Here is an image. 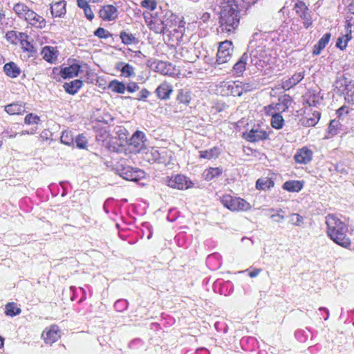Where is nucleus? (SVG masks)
<instances>
[{
    "mask_svg": "<svg viewBox=\"0 0 354 354\" xmlns=\"http://www.w3.org/2000/svg\"><path fill=\"white\" fill-rule=\"evenodd\" d=\"M81 66L78 64H73L69 66L62 68L60 71V75L64 79L72 78L78 75Z\"/></svg>",
    "mask_w": 354,
    "mask_h": 354,
    "instance_id": "6ab92c4d",
    "label": "nucleus"
},
{
    "mask_svg": "<svg viewBox=\"0 0 354 354\" xmlns=\"http://www.w3.org/2000/svg\"><path fill=\"white\" fill-rule=\"evenodd\" d=\"M335 84L336 88L344 87L345 100L354 104V82L342 76L337 79Z\"/></svg>",
    "mask_w": 354,
    "mask_h": 354,
    "instance_id": "6e6552de",
    "label": "nucleus"
},
{
    "mask_svg": "<svg viewBox=\"0 0 354 354\" xmlns=\"http://www.w3.org/2000/svg\"><path fill=\"white\" fill-rule=\"evenodd\" d=\"M94 35L100 39H107L111 37L112 35L104 28L99 27L94 31Z\"/></svg>",
    "mask_w": 354,
    "mask_h": 354,
    "instance_id": "c03bdc74",
    "label": "nucleus"
},
{
    "mask_svg": "<svg viewBox=\"0 0 354 354\" xmlns=\"http://www.w3.org/2000/svg\"><path fill=\"white\" fill-rule=\"evenodd\" d=\"M25 20L37 28L41 29L46 26L45 19L32 10H30L28 12L27 17L25 18Z\"/></svg>",
    "mask_w": 354,
    "mask_h": 354,
    "instance_id": "2eb2a0df",
    "label": "nucleus"
},
{
    "mask_svg": "<svg viewBox=\"0 0 354 354\" xmlns=\"http://www.w3.org/2000/svg\"><path fill=\"white\" fill-rule=\"evenodd\" d=\"M99 15L104 21H113L118 18V9L113 5H106L100 8Z\"/></svg>",
    "mask_w": 354,
    "mask_h": 354,
    "instance_id": "4468645a",
    "label": "nucleus"
},
{
    "mask_svg": "<svg viewBox=\"0 0 354 354\" xmlns=\"http://www.w3.org/2000/svg\"><path fill=\"white\" fill-rule=\"evenodd\" d=\"M77 4L82 9H84L90 6L86 0H77Z\"/></svg>",
    "mask_w": 354,
    "mask_h": 354,
    "instance_id": "e2e57ef3",
    "label": "nucleus"
},
{
    "mask_svg": "<svg viewBox=\"0 0 354 354\" xmlns=\"http://www.w3.org/2000/svg\"><path fill=\"white\" fill-rule=\"evenodd\" d=\"M145 18L149 29L155 33L164 35L169 32V27H171V25L167 20H162L158 17H151L149 20L146 17Z\"/></svg>",
    "mask_w": 354,
    "mask_h": 354,
    "instance_id": "423d86ee",
    "label": "nucleus"
},
{
    "mask_svg": "<svg viewBox=\"0 0 354 354\" xmlns=\"http://www.w3.org/2000/svg\"><path fill=\"white\" fill-rule=\"evenodd\" d=\"M6 39L11 44H16L17 41H19V32L15 30H10L6 34Z\"/></svg>",
    "mask_w": 354,
    "mask_h": 354,
    "instance_id": "79ce46f5",
    "label": "nucleus"
},
{
    "mask_svg": "<svg viewBox=\"0 0 354 354\" xmlns=\"http://www.w3.org/2000/svg\"><path fill=\"white\" fill-rule=\"evenodd\" d=\"M351 27H352L351 24L350 22H347L346 28H345V29H346L345 35H343L337 38V40L336 42V46L342 50H344L346 48L348 42L352 38Z\"/></svg>",
    "mask_w": 354,
    "mask_h": 354,
    "instance_id": "f3484780",
    "label": "nucleus"
},
{
    "mask_svg": "<svg viewBox=\"0 0 354 354\" xmlns=\"http://www.w3.org/2000/svg\"><path fill=\"white\" fill-rule=\"evenodd\" d=\"M279 101L283 106V111L287 109L291 105L292 103V99L289 95H283L282 97L279 98Z\"/></svg>",
    "mask_w": 354,
    "mask_h": 354,
    "instance_id": "3c124183",
    "label": "nucleus"
},
{
    "mask_svg": "<svg viewBox=\"0 0 354 354\" xmlns=\"http://www.w3.org/2000/svg\"><path fill=\"white\" fill-rule=\"evenodd\" d=\"M254 88L253 85L250 83H244L241 82V85H240V89L242 90V93L243 92L250 91Z\"/></svg>",
    "mask_w": 354,
    "mask_h": 354,
    "instance_id": "052dcab7",
    "label": "nucleus"
},
{
    "mask_svg": "<svg viewBox=\"0 0 354 354\" xmlns=\"http://www.w3.org/2000/svg\"><path fill=\"white\" fill-rule=\"evenodd\" d=\"M339 125V122L337 120H333L330 122L328 126V133L332 136L336 135L337 133V129Z\"/></svg>",
    "mask_w": 354,
    "mask_h": 354,
    "instance_id": "de8ad7c7",
    "label": "nucleus"
},
{
    "mask_svg": "<svg viewBox=\"0 0 354 354\" xmlns=\"http://www.w3.org/2000/svg\"><path fill=\"white\" fill-rule=\"evenodd\" d=\"M240 85H241L240 81L223 82L222 92L226 95L241 96L242 90L240 89Z\"/></svg>",
    "mask_w": 354,
    "mask_h": 354,
    "instance_id": "9b49d317",
    "label": "nucleus"
},
{
    "mask_svg": "<svg viewBox=\"0 0 354 354\" xmlns=\"http://www.w3.org/2000/svg\"><path fill=\"white\" fill-rule=\"evenodd\" d=\"M5 111L9 115H21L26 112L23 102H13L5 106Z\"/></svg>",
    "mask_w": 354,
    "mask_h": 354,
    "instance_id": "412c9836",
    "label": "nucleus"
},
{
    "mask_svg": "<svg viewBox=\"0 0 354 354\" xmlns=\"http://www.w3.org/2000/svg\"><path fill=\"white\" fill-rule=\"evenodd\" d=\"M269 134L261 129L259 125L254 126L249 131L243 133V138L250 142L265 140H267Z\"/></svg>",
    "mask_w": 354,
    "mask_h": 354,
    "instance_id": "1a4fd4ad",
    "label": "nucleus"
},
{
    "mask_svg": "<svg viewBox=\"0 0 354 354\" xmlns=\"http://www.w3.org/2000/svg\"><path fill=\"white\" fill-rule=\"evenodd\" d=\"M141 6L153 10L156 8L157 3L156 0H142L141 2Z\"/></svg>",
    "mask_w": 354,
    "mask_h": 354,
    "instance_id": "8fccbe9b",
    "label": "nucleus"
},
{
    "mask_svg": "<svg viewBox=\"0 0 354 354\" xmlns=\"http://www.w3.org/2000/svg\"><path fill=\"white\" fill-rule=\"evenodd\" d=\"M312 158L313 151L306 147L299 149L294 156L295 162L299 164H307L312 160Z\"/></svg>",
    "mask_w": 354,
    "mask_h": 354,
    "instance_id": "dca6fc26",
    "label": "nucleus"
},
{
    "mask_svg": "<svg viewBox=\"0 0 354 354\" xmlns=\"http://www.w3.org/2000/svg\"><path fill=\"white\" fill-rule=\"evenodd\" d=\"M41 336L46 344H52L60 337V331L57 326L52 325L44 330Z\"/></svg>",
    "mask_w": 354,
    "mask_h": 354,
    "instance_id": "ddd939ff",
    "label": "nucleus"
},
{
    "mask_svg": "<svg viewBox=\"0 0 354 354\" xmlns=\"http://www.w3.org/2000/svg\"><path fill=\"white\" fill-rule=\"evenodd\" d=\"M28 37H29L27 34L24 32H19V41L21 45V48L24 51H27L30 53H35L37 50L33 44L28 40Z\"/></svg>",
    "mask_w": 354,
    "mask_h": 354,
    "instance_id": "393cba45",
    "label": "nucleus"
},
{
    "mask_svg": "<svg viewBox=\"0 0 354 354\" xmlns=\"http://www.w3.org/2000/svg\"><path fill=\"white\" fill-rule=\"evenodd\" d=\"M261 269H259V268H254L252 271H251L250 273H249V275L250 277L253 278V277H256L257 276H258L259 274V273L261 272Z\"/></svg>",
    "mask_w": 354,
    "mask_h": 354,
    "instance_id": "69168bd1",
    "label": "nucleus"
},
{
    "mask_svg": "<svg viewBox=\"0 0 354 354\" xmlns=\"http://www.w3.org/2000/svg\"><path fill=\"white\" fill-rule=\"evenodd\" d=\"M75 142L77 147H78L79 149H84L87 144L86 137L84 136L82 134L78 135L76 137Z\"/></svg>",
    "mask_w": 354,
    "mask_h": 354,
    "instance_id": "49530a36",
    "label": "nucleus"
},
{
    "mask_svg": "<svg viewBox=\"0 0 354 354\" xmlns=\"http://www.w3.org/2000/svg\"><path fill=\"white\" fill-rule=\"evenodd\" d=\"M83 10L84 12V15L88 20L91 21L94 18V14L90 6L83 9Z\"/></svg>",
    "mask_w": 354,
    "mask_h": 354,
    "instance_id": "bf43d9fd",
    "label": "nucleus"
},
{
    "mask_svg": "<svg viewBox=\"0 0 354 354\" xmlns=\"http://www.w3.org/2000/svg\"><path fill=\"white\" fill-rule=\"evenodd\" d=\"M250 64L257 66L259 68H262L266 63V55L262 48H255L250 53Z\"/></svg>",
    "mask_w": 354,
    "mask_h": 354,
    "instance_id": "f8f14e48",
    "label": "nucleus"
},
{
    "mask_svg": "<svg viewBox=\"0 0 354 354\" xmlns=\"http://www.w3.org/2000/svg\"><path fill=\"white\" fill-rule=\"evenodd\" d=\"M302 217L298 214H290V220L292 221H301Z\"/></svg>",
    "mask_w": 354,
    "mask_h": 354,
    "instance_id": "0e129e2a",
    "label": "nucleus"
},
{
    "mask_svg": "<svg viewBox=\"0 0 354 354\" xmlns=\"http://www.w3.org/2000/svg\"><path fill=\"white\" fill-rule=\"evenodd\" d=\"M149 95V91L146 89L143 88L141 90V91L137 95V97H136L138 100H146V99L148 97Z\"/></svg>",
    "mask_w": 354,
    "mask_h": 354,
    "instance_id": "6e6d98bb",
    "label": "nucleus"
},
{
    "mask_svg": "<svg viewBox=\"0 0 354 354\" xmlns=\"http://www.w3.org/2000/svg\"><path fill=\"white\" fill-rule=\"evenodd\" d=\"M167 184L169 187L178 189H187L194 185V183L188 177L182 174L167 177Z\"/></svg>",
    "mask_w": 354,
    "mask_h": 354,
    "instance_id": "39448f33",
    "label": "nucleus"
},
{
    "mask_svg": "<svg viewBox=\"0 0 354 354\" xmlns=\"http://www.w3.org/2000/svg\"><path fill=\"white\" fill-rule=\"evenodd\" d=\"M240 21V11L234 0H227L221 3L218 30L221 33L230 35L238 28Z\"/></svg>",
    "mask_w": 354,
    "mask_h": 354,
    "instance_id": "f257e3e1",
    "label": "nucleus"
},
{
    "mask_svg": "<svg viewBox=\"0 0 354 354\" xmlns=\"http://www.w3.org/2000/svg\"><path fill=\"white\" fill-rule=\"evenodd\" d=\"M145 177V172L138 168H134L133 171L131 173V175L129 176V180L131 181H138V180L143 178Z\"/></svg>",
    "mask_w": 354,
    "mask_h": 354,
    "instance_id": "37998d69",
    "label": "nucleus"
},
{
    "mask_svg": "<svg viewBox=\"0 0 354 354\" xmlns=\"http://www.w3.org/2000/svg\"><path fill=\"white\" fill-rule=\"evenodd\" d=\"M108 88L111 89L115 93L123 94L126 91V85L122 82L113 80L109 83Z\"/></svg>",
    "mask_w": 354,
    "mask_h": 354,
    "instance_id": "7c9ffc66",
    "label": "nucleus"
},
{
    "mask_svg": "<svg viewBox=\"0 0 354 354\" xmlns=\"http://www.w3.org/2000/svg\"><path fill=\"white\" fill-rule=\"evenodd\" d=\"M233 50H218L217 54H216V62L218 64H222L224 63L227 62L232 57V53Z\"/></svg>",
    "mask_w": 354,
    "mask_h": 354,
    "instance_id": "c9c22d12",
    "label": "nucleus"
},
{
    "mask_svg": "<svg viewBox=\"0 0 354 354\" xmlns=\"http://www.w3.org/2000/svg\"><path fill=\"white\" fill-rule=\"evenodd\" d=\"M348 11L354 15V1H351L347 6Z\"/></svg>",
    "mask_w": 354,
    "mask_h": 354,
    "instance_id": "774afa93",
    "label": "nucleus"
},
{
    "mask_svg": "<svg viewBox=\"0 0 354 354\" xmlns=\"http://www.w3.org/2000/svg\"><path fill=\"white\" fill-rule=\"evenodd\" d=\"M324 48H322V46H321L320 45H319L318 44H316L314 46H313V54L314 55H318L321 53L322 50L324 49Z\"/></svg>",
    "mask_w": 354,
    "mask_h": 354,
    "instance_id": "680f3d73",
    "label": "nucleus"
},
{
    "mask_svg": "<svg viewBox=\"0 0 354 354\" xmlns=\"http://www.w3.org/2000/svg\"><path fill=\"white\" fill-rule=\"evenodd\" d=\"M327 224V234L337 244L348 248L351 245L350 239L346 236L348 228L344 223H326Z\"/></svg>",
    "mask_w": 354,
    "mask_h": 354,
    "instance_id": "f03ea898",
    "label": "nucleus"
},
{
    "mask_svg": "<svg viewBox=\"0 0 354 354\" xmlns=\"http://www.w3.org/2000/svg\"><path fill=\"white\" fill-rule=\"evenodd\" d=\"M147 139L144 132L137 130L129 139V145L135 151L140 152L146 146Z\"/></svg>",
    "mask_w": 354,
    "mask_h": 354,
    "instance_id": "9d476101",
    "label": "nucleus"
},
{
    "mask_svg": "<svg viewBox=\"0 0 354 354\" xmlns=\"http://www.w3.org/2000/svg\"><path fill=\"white\" fill-rule=\"evenodd\" d=\"M120 38L121 39L122 42L125 45L136 44L139 42V40L134 35L127 30H122L120 32Z\"/></svg>",
    "mask_w": 354,
    "mask_h": 354,
    "instance_id": "c85d7f7f",
    "label": "nucleus"
},
{
    "mask_svg": "<svg viewBox=\"0 0 354 354\" xmlns=\"http://www.w3.org/2000/svg\"><path fill=\"white\" fill-rule=\"evenodd\" d=\"M21 309L13 302L8 303L6 306V314L8 316L13 317L21 313Z\"/></svg>",
    "mask_w": 354,
    "mask_h": 354,
    "instance_id": "58836bf2",
    "label": "nucleus"
},
{
    "mask_svg": "<svg viewBox=\"0 0 354 354\" xmlns=\"http://www.w3.org/2000/svg\"><path fill=\"white\" fill-rule=\"evenodd\" d=\"M61 142L66 145H71L73 143V138L71 132L64 131L60 137Z\"/></svg>",
    "mask_w": 354,
    "mask_h": 354,
    "instance_id": "a18cd8bd",
    "label": "nucleus"
},
{
    "mask_svg": "<svg viewBox=\"0 0 354 354\" xmlns=\"http://www.w3.org/2000/svg\"><path fill=\"white\" fill-rule=\"evenodd\" d=\"M3 71L7 76L11 78H16L21 73L20 68L13 62L6 63L3 66Z\"/></svg>",
    "mask_w": 354,
    "mask_h": 354,
    "instance_id": "5701e85b",
    "label": "nucleus"
},
{
    "mask_svg": "<svg viewBox=\"0 0 354 354\" xmlns=\"http://www.w3.org/2000/svg\"><path fill=\"white\" fill-rule=\"evenodd\" d=\"M210 17H211L210 13H209V12H204L202 15L201 19H202V21L203 22L206 23V22H207L209 20Z\"/></svg>",
    "mask_w": 354,
    "mask_h": 354,
    "instance_id": "338daca9",
    "label": "nucleus"
},
{
    "mask_svg": "<svg viewBox=\"0 0 354 354\" xmlns=\"http://www.w3.org/2000/svg\"><path fill=\"white\" fill-rule=\"evenodd\" d=\"M133 169L134 168L129 166L124 167L120 171V175L124 179L129 180V176L131 175Z\"/></svg>",
    "mask_w": 354,
    "mask_h": 354,
    "instance_id": "09e8293b",
    "label": "nucleus"
},
{
    "mask_svg": "<svg viewBox=\"0 0 354 354\" xmlns=\"http://www.w3.org/2000/svg\"><path fill=\"white\" fill-rule=\"evenodd\" d=\"M177 100L185 104H189L191 100L190 93L184 89H180L177 95Z\"/></svg>",
    "mask_w": 354,
    "mask_h": 354,
    "instance_id": "ea45409f",
    "label": "nucleus"
},
{
    "mask_svg": "<svg viewBox=\"0 0 354 354\" xmlns=\"http://www.w3.org/2000/svg\"><path fill=\"white\" fill-rule=\"evenodd\" d=\"M13 10L20 19H25L30 9L23 3H17L14 6Z\"/></svg>",
    "mask_w": 354,
    "mask_h": 354,
    "instance_id": "f704fd0d",
    "label": "nucleus"
},
{
    "mask_svg": "<svg viewBox=\"0 0 354 354\" xmlns=\"http://www.w3.org/2000/svg\"><path fill=\"white\" fill-rule=\"evenodd\" d=\"M57 51L53 46H46L42 48L41 55H43V58L48 62L53 63L54 62L57 58Z\"/></svg>",
    "mask_w": 354,
    "mask_h": 354,
    "instance_id": "b1692460",
    "label": "nucleus"
},
{
    "mask_svg": "<svg viewBox=\"0 0 354 354\" xmlns=\"http://www.w3.org/2000/svg\"><path fill=\"white\" fill-rule=\"evenodd\" d=\"M139 89V86L138 85L137 83L136 82H131V83H129L127 86H126V90L129 92V93H133V92H136V91H138Z\"/></svg>",
    "mask_w": 354,
    "mask_h": 354,
    "instance_id": "13d9d810",
    "label": "nucleus"
},
{
    "mask_svg": "<svg viewBox=\"0 0 354 354\" xmlns=\"http://www.w3.org/2000/svg\"><path fill=\"white\" fill-rule=\"evenodd\" d=\"M294 10L296 14L303 20L304 26L306 28H309L312 24L311 12L306 3L302 1H297L294 6Z\"/></svg>",
    "mask_w": 354,
    "mask_h": 354,
    "instance_id": "0eeeda50",
    "label": "nucleus"
},
{
    "mask_svg": "<svg viewBox=\"0 0 354 354\" xmlns=\"http://www.w3.org/2000/svg\"><path fill=\"white\" fill-rule=\"evenodd\" d=\"M321 116V113L319 111H314L313 113V116L310 118H303L300 120L302 125L306 127H313L315 126L318 121L319 120Z\"/></svg>",
    "mask_w": 354,
    "mask_h": 354,
    "instance_id": "473e14b6",
    "label": "nucleus"
},
{
    "mask_svg": "<svg viewBox=\"0 0 354 354\" xmlns=\"http://www.w3.org/2000/svg\"><path fill=\"white\" fill-rule=\"evenodd\" d=\"M277 212L276 214H272L270 216V218L272 219H273L274 221H278L279 219H285L286 218L284 211L280 209V210H277Z\"/></svg>",
    "mask_w": 354,
    "mask_h": 354,
    "instance_id": "864d4df0",
    "label": "nucleus"
},
{
    "mask_svg": "<svg viewBox=\"0 0 354 354\" xmlns=\"http://www.w3.org/2000/svg\"><path fill=\"white\" fill-rule=\"evenodd\" d=\"M83 82L80 80H75L70 82H66L63 85L65 91L71 95H75L82 86Z\"/></svg>",
    "mask_w": 354,
    "mask_h": 354,
    "instance_id": "a878e982",
    "label": "nucleus"
},
{
    "mask_svg": "<svg viewBox=\"0 0 354 354\" xmlns=\"http://www.w3.org/2000/svg\"><path fill=\"white\" fill-rule=\"evenodd\" d=\"M330 37L331 34L330 32H326L319 39L317 44L322 46V48H325L328 44Z\"/></svg>",
    "mask_w": 354,
    "mask_h": 354,
    "instance_id": "603ef678",
    "label": "nucleus"
},
{
    "mask_svg": "<svg viewBox=\"0 0 354 354\" xmlns=\"http://www.w3.org/2000/svg\"><path fill=\"white\" fill-rule=\"evenodd\" d=\"M232 46V42L230 41L226 40L220 44L218 50H223L224 51L231 50H233L232 48H231Z\"/></svg>",
    "mask_w": 354,
    "mask_h": 354,
    "instance_id": "5fc2aeb1",
    "label": "nucleus"
},
{
    "mask_svg": "<svg viewBox=\"0 0 354 354\" xmlns=\"http://www.w3.org/2000/svg\"><path fill=\"white\" fill-rule=\"evenodd\" d=\"M221 203L225 207L232 211H245L251 207L250 203L245 200L229 195L223 196L221 198Z\"/></svg>",
    "mask_w": 354,
    "mask_h": 354,
    "instance_id": "7ed1b4c3",
    "label": "nucleus"
},
{
    "mask_svg": "<svg viewBox=\"0 0 354 354\" xmlns=\"http://www.w3.org/2000/svg\"><path fill=\"white\" fill-rule=\"evenodd\" d=\"M248 59V52H245L242 55L239 61L233 66V70L236 74H242L243 71H245Z\"/></svg>",
    "mask_w": 354,
    "mask_h": 354,
    "instance_id": "cd10ccee",
    "label": "nucleus"
},
{
    "mask_svg": "<svg viewBox=\"0 0 354 354\" xmlns=\"http://www.w3.org/2000/svg\"><path fill=\"white\" fill-rule=\"evenodd\" d=\"M284 124V120L282 115L278 113L272 115L271 118V125L274 129H281Z\"/></svg>",
    "mask_w": 354,
    "mask_h": 354,
    "instance_id": "4c0bfd02",
    "label": "nucleus"
},
{
    "mask_svg": "<svg viewBox=\"0 0 354 354\" xmlns=\"http://www.w3.org/2000/svg\"><path fill=\"white\" fill-rule=\"evenodd\" d=\"M167 151L165 149L158 150L155 148L147 149L143 155V159L149 163H158L166 165L167 162Z\"/></svg>",
    "mask_w": 354,
    "mask_h": 354,
    "instance_id": "20e7f679",
    "label": "nucleus"
},
{
    "mask_svg": "<svg viewBox=\"0 0 354 354\" xmlns=\"http://www.w3.org/2000/svg\"><path fill=\"white\" fill-rule=\"evenodd\" d=\"M40 121V118L32 113L27 114L24 118V123L28 125L37 124Z\"/></svg>",
    "mask_w": 354,
    "mask_h": 354,
    "instance_id": "a19ab883",
    "label": "nucleus"
},
{
    "mask_svg": "<svg viewBox=\"0 0 354 354\" xmlns=\"http://www.w3.org/2000/svg\"><path fill=\"white\" fill-rule=\"evenodd\" d=\"M304 183L299 180H288L285 182L282 188L290 192H299L303 188Z\"/></svg>",
    "mask_w": 354,
    "mask_h": 354,
    "instance_id": "bb28decb",
    "label": "nucleus"
},
{
    "mask_svg": "<svg viewBox=\"0 0 354 354\" xmlns=\"http://www.w3.org/2000/svg\"><path fill=\"white\" fill-rule=\"evenodd\" d=\"M200 158L203 159L210 160L218 157L221 150L217 147H214L208 150L200 151Z\"/></svg>",
    "mask_w": 354,
    "mask_h": 354,
    "instance_id": "c756f323",
    "label": "nucleus"
},
{
    "mask_svg": "<svg viewBox=\"0 0 354 354\" xmlns=\"http://www.w3.org/2000/svg\"><path fill=\"white\" fill-rule=\"evenodd\" d=\"M305 71L295 73L291 77L282 82V88L284 90H289L300 82L304 77Z\"/></svg>",
    "mask_w": 354,
    "mask_h": 354,
    "instance_id": "a211bd4d",
    "label": "nucleus"
},
{
    "mask_svg": "<svg viewBox=\"0 0 354 354\" xmlns=\"http://www.w3.org/2000/svg\"><path fill=\"white\" fill-rule=\"evenodd\" d=\"M177 16L174 15L173 13H169V15L164 20H167L169 21V24L171 25V27H169V32H170L169 29L176 25L177 22Z\"/></svg>",
    "mask_w": 354,
    "mask_h": 354,
    "instance_id": "4d7b16f0",
    "label": "nucleus"
},
{
    "mask_svg": "<svg viewBox=\"0 0 354 354\" xmlns=\"http://www.w3.org/2000/svg\"><path fill=\"white\" fill-rule=\"evenodd\" d=\"M274 183L272 178H261L256 182V188L259 190H265L273 187Z\"/></svg>",
    "mask_w": 354,
    "mask_h": 354,
    "instance_id": "2f4dec72",
    "label": "nucleus"
},
{
    "mask_svg": "<svg viewBox=\"0 0 354 354\" xmlns=\"http://www.w3.org/2000/svg\"><path fill=\"white\" fill-rule=\"evenodd\" d=\"M66 3L64 0L59 1L50 7L51 15L53 17H63L66 14Z\"/></svg>",
    "mask_w": 354,
    "mask_h": 354,
    "instance_id": "4be33fe9",
    "label": "nucleus"
},
{
    "mask_svg": "<svg viewBox=\"0 0 354 354\" xmlns=\"http://www.w3.org/2000/svg\"><path fill=\"white\" fill-rule=\"evenodd\" d=\"M117 68L121 71L122 75L125 77H130L135 74L134 68L128 63L121 62L118 64Z\"/></svg>",
    "mask_w": 354,
    "mask_h": 354,
    "instance_id": "72a5a7b5",
    "label": "nucleus"
},
{
    "mask_svg": "<svg viewBox=\"0 0 354 354\" xmlns=\"http://www.w3.org/2000/svg\"><path fill=\"white\" fill-rule=\"evenodd\" d=\"M223 169L220 167H210L205 171V179L211 180L222 174Z\"/></svg>",
    "mask_w": 354,
    "mask_h": 354,
    "instance_id": "e433bc0d",
    "label": "nucleus"
},
{
    "mask_svg": "<svg viewBox=\"0 0 354 354\" xmlns=\"http://www.w3.org/2000/svg\"><path fill=\"white\" fill-rule=\"evenodd\" d=\"M173 91L172 86L167 82L160 84L156 89L158 97L160 100H167L169 98Z\"/></svg>",
    "mask_w": 354,
    "mask_h": 354,
    "instance_id": "aec40b11",
    "label": "nucleus"
}]
</instances>
